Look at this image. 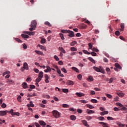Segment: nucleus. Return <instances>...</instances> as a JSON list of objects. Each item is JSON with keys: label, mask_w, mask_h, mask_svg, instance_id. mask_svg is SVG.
<instances>
[{"label": "nucleus", "mask_w": 127, "mask_h": 127, "mask_svg": "<svg viewBox=\"0 0 127 127\" xmlns=\"http://www.w3.org/2000/svg\"><path fill=\"white\" fill-rule=\"evenodd\" d=\"M24 33H25L26 34H28V35H34L35 34V33L34 32H29V31H26L24 32Z\"/></svg>", "instance_id": "nucleus-7"}, {"label": "nucleus", "mask_w": 127, "mask_h": 127, "mask_svg": "<svg viewBox=\"0 0 127 127\" xmlns=\"http://www.w3.org/2000/svg\"><path fill=\"white\" fill-rule=\"evenodd\" d=\"M88 46H89V48H88V50H90V49H93V44H92V43H89L88 44Z\"/></svg>", "instance_id": "nucleus-31"}, {"label": "nucleus", "mask_w": 127, "mask_h": 127, "mask_svg": "<svg viewBox=\"0 0 127 127\" xmlns=\"http://www.w3.org/2000/svg\"><path fill=\"white\" fill-rule=\"evenodd\" d=\"M127 108L125 107H122V108H121V111H127Z\"/></svg>", "instance_id": "nucleus-63"}, {"label": "nucleus", "mask_w": 127, "mask_h": 127, "mask_svg": "<svg viewBox=\"0 0 127 127\" xmlns=\"http://www.w3.org/2000/svg\"><path fill=\"white\" fill-rule=\"evenodd\" d=\"M85 118L87 120V121H90V120H92V117L91 116H86L85 117Z\"/></svg>", "instance_id": "nucleus-51"}, {"label": "nucleus", "mask_w": 127, "mask_h": 127, "mask_svg": "<svg viewBox=\"0 0 127 127\" xmlns=\"http://www.w3.org/2000/svg\"><path fill=\"white\" fill-rule=\"evenodd\" d=\"M93 69L95 70L96 72H100V68L97 66H93Z\"/></svg>", "instance_id": "nucleus-26"}, {"label": "nucleus", "mask_w": 127, "mask_h": 127, "mask_svg": "<svg viewBox=\"0 0 127 127\" xmlns=\"http://www.w3.org/2000/svg\"><path fill=\"white\" fill-rule=\"evenodd\" d=\"M30 89H31V90H32L33 89H35V85H30Z\"/></svg>", "instance_id": "nucleus-58"}, {"label": "nucleus", "mask_w": 127, "mask_h": 127, "mask_svg": "<svg viewBox=\"0 0 127 127\" xmlns=\"http://www.w3.org/2000/svg\"><path fill=\"white\" fill-rule=\"evenodd\" d=\"M67 33H69L68 36H69V37H74L75 36V34H74V32L70 31V30H68Z\"/></svg>", "instance_id": "nucleus-3"}, {"label": "nucleus", "mask_w": 127, "mask_h": 127, "mask_svg": "<svg viewBox=\"0 0 127 127\" xmlns=\"http://www.w3.org/2000/svg\"><path fill=\"white\" fill-rule=\"evenodd\" d=\"M92 50V51H94V52H99V50H98V49L95 47H93Z\"/></svg>", "instance_id": "nucleus-42"}, {"label": "nucleus", "mask_w": 127, "mask_h": 127, "mask_svg": "<svg viewBox=\"0 0 127 127\" xmlns=\"http://www.w3.org/2000/svg\"><path fill=\"white\" fill-rule=\"evenodd\" d=\"M120 26L121 27V29H120V31H124V29H125V24L121 23Z\"/></svg>", "instance_id": "nucleus-17"}, {"label": "nucleus", "mask_w": 127, "mask_h": 127, "mask_svg": "<svg viewBox=\"0 0 127 127\" xmlns=\"http://www.w3.org/2000/svg\"><path fill=\"white\" fill-rule=\"evenodd\" d=\"M17 100L19 103H21V96H18Z\"/></svg>", "instance_id": "nucleus-44"}, {"label": "nucleus", "mask_w": 127, "mask_h": 127, "mask_svg": "<svg viewBox=\"0 0 127 127\" xmlns=\"http://www.w3.org/2000/svg\"><path fill=\"white\" fill-rule=\"evenodd\" d=\"M22 87L23 89H27L28 88V86L27 85V83L25 82H23L22 84Z\"/></svg>", "instance_id": "nucleus-9"}, {"label": "nucleus", "mask_w": 127, "mask_h": 127, "mask_svg": "<svg viewBox=\"0 0 127 127\" xmlns=\"http://www.w3.org/2000/svg\"><path fill=\"white\" fill-rule=\"evenodd\" d=\"M103 127H109V126H108V124H107V123H104V124H103Z\"/></svg>", "instance_id": "nucleus-64"}, {"label": "nucleus", "mask_w": 127, "mask_h": 127, "mask_svg": "<svg viewBox=\"0 0 127 127\" xmlns=\"http://www.w3.org/2000/svg\"><path fill=\"white\" fill-rule=\"evenodd\" d=\"M100 73H102V74H105V69L104 68H101L100 69Z\"/></svg>", "instance_id": "nucleus-43"}, {"label": "nucleus", "mask_w": 127, "mask_h": 127, "mask_svg": "<svg viewBox=\"0 0 127 127\" xmlns=\"http://www.w3.org/2000/svg\"><path fill=\"white\" fill-rule=\"evenodd\" d=\"M21 36L22 37H23V38H29V36L25 35L24 34H22Z\"/></svg>", "instance_id": "nucleus-30"}, {"label": "nucleus", "mask_w": 127, "mask_h": 127, "mask_svg": "<svg viewBox=\"0 0 127 127\" xmlns=\"http://www.w3.org/2000/svg\"><path fill=\"white\" fill-rule=\"evenodd\" d=\"M54 58L55 59V60H56V61H59L60 60L59 58H58V57L56 55L54 56Z\"/></svg>", "instance_id": "nucleus-46"}, {"label": "nucleus", "mask_w": 127, "mask_h": 127, "mask_svg": "<svg viewBox=\"0 0 127 127\" xmlns=\"http://www.w3.org/2000/svg\"><path fill=\"white\" fill-rule=\"evenodd\" d=\"M114 111H115V112H119V111H120V110L117 107H115L114 108Z\"/></svg>", "instance_id": "nucleus-60"}, {"label": "nucleus", "mask_w": 127, "mask_h": 127, "mask_svg": "<svg viewBox=\"0 0 127 127\" xmlns=\"http://www.w3.org/2000/svg\"><path fill=\"white\" fill-rule=\"evenodd\" d=\"M86 107H87V108H88V109H94L95 107H94V106H93L91 104H86Z\"/></svg>", "instance_id": "nucleus-25"}, {"label": "nucleus", "mask_w": 127, "mask_h": 127, "mask_svg": "<svg viewBox=\"0 0 127 127\" xmlns=\"http://www.w3.org/2000/svg\"><path fill=\"white\" fill-rule=\"evenodd\" d=\"M119 99H120V98H119V97L116 96V97L114 98V101H115V102H119Z\"/></svg>", "instance_id": "nucleus-57"}, {"label": "nucleus", "mask_w": 127, "mask_h": 127, "mask_svg": "<svg viewBox=\"0 0 127 127\" xmlns=\"http://www.w3.org/2000/svg\"><path fill=\"white\" fill-rule=\"evenodd\" d=\"M107 120L108 121H115V118H113V117H108Z\"/></svg>", "instance_id": "nucleus-40"}, {"label": "nucleus", "mask_w": 127, "mask_h": 127, "mask_svg": "<svg viewBox=\"0 0 127 127\" xmlns=\"http://www.w3.org/2000/svg\"><path fill=\"white\" fill-rule=\"evenodd\" d=\"M70 50L71 51H77V49H76L75 47H71L70 48Z\"/></svg>", "instance_id": "nucleus-53"}, {"label": "nucleus", "mask_w": 127, "mask_h": 127, "mask_svg": "<svg viewBox=\"0 0 127 127\" xmlns=\"http://www.w3.org/2000/svg\"><path fill=\"white\" fill-rule=\"evenodd\" d=\"M38 47H40V48L43 50H45V47L44 46H42L41 45H38Z\"/></svg>", "instance_id": "nucleus-37"}, {"label": "nucleus", "mask_w": 127, "mask_h": 127, "mask_svg": "<svg viewBox=\"0 0 127 127\" xmlns=\"http://www.w3.org/2000/svg\"><path fill=\"white\" fill-rule=\"evenodd\" d=\"M76 44H77V42L76 41H74L71 43L70 45L71 46H74Z\"/></svg>", "instance_id": "nucleus-39"}, {"label": "nucleus", "mask_w": 127, "mask_h": 127, "mask_svg": "<svg viewBox=\"0 0 127 127\" xmlns=\"http://www.w3.org/2000/svg\"><path fill=\"white\" fill-rule=\"evenodd\" d=\"M35 52L37 53V54H39V55H43V53H42L41 51L35 50Z\"/></svg>", "instance_id": "nucleus-28"}, {"label": "nucleus", "mask_w": 127, "mask_h": 127, "mask_svg": "<svg viewBox=\"0 0 127 127\" xmlns=\"http://www.w3.org/2000/svg\"><path fill=\"white\" fill-rule=\"evenodd\" d=\"M82 124H83L84 126H85V127H90L89 125H88V122H87L86 120H82Z\"/></svg>", "instance_id": "nucleus-11"}, {"label": "nucleus", "mask_w": 127, "mask_h": 127, "mask_svg": "<svg viewBox=\"0 0 127 127\" xmlns=\"http://www.w3.org/2000/svg\"><path fill=\"white\" fill-rule=\"evenodd\" d=\"M8 113L7 110L6 111H0V116L2 117L3 116H6V115Z\"/></svg>", "instance_id": "nucleus-2"}, {"label": "nucleus", "mask_w": 127, "mask_h": 127, "mask_svg": "<svg viewBox=\"0 0 127 127\" xmlns=\"http://www.w3.org/2000/svg\"><path fill=\"white\" fill-rule=\"evenodd\" d=\"M61 114L57 110L53 111V115L56 119H59Z\"/></svg>", "instance_id": "nucleus-1"}, {"label": "nucleus", "mask_w": 127, "mask_h": 127, "mask_svg": "<svg viewBox=\"0 0 127 127\" xmlns=\"http://www.w3.org/2000/svg\"><path fill=\"white\" fill-rule=\"evenodd\" d=\"M88 60H89V61H91V62L93 63V64H96V61L92 58L89 57V58H88Z\"/></svg>", "instance_id": "nucleus-16"}, {"label": "nucleus", "mask_w": 127, "mask_h": 127, "mask_svg": "<svg viewBox=\"0 0 127 127\" xmlns=\"http://www.w3.org/2000/svg\"><path fill=\"white\" fill-rule=\"evenodd\" d=\"M116 105H117V106H119V107H124V105H123V104H121V103H119V102H117V103H116Z\"/></svg>", "instance_id": "nucleus-62"}, {"label": "nucleus", "mask_w": 127, "mask_h": 127, "mask_svg": "<svg viewBox=\"0 0 127 127\" xmlns=\"http://www.w3.org/2000/svg\"><path fill=\"white\" fill-rule=\"evenodd\" d=\"M61 70L62 71V72H64V73H67V70H66V69L64 67H63L61 69Z\"/></svg>", "instance_id": "nucleus-48"}, {"label": "nucleus", "mask_w": 127, "mask_h": 127, "mask_svg": "<svg viewBox=\"0 0 127 127\" xmlns=\"http://www.w3.org/2000/svg\"><path fill=\"white\" fill-rule=\"evenodd\" d=\"M62 91L63 93H69V90L68 89H63Z\"/></svg>", "instance_id": "nucleus-38"}, {"label": "nucleus", "mask_w": 127, "mask_h": 127, "mask_svg": "<svg viewBox=\"0 0 127 127\" xmlns=\"http://www.w3.org/2000/svg\"><path fill=\"white\" fill-rule=\"evenodd\" d=\"M14 39H15V40H16V41H17V42H18L19 43H22V41L19 39V38H14Z\"/></svg>", "instance_id": "nucleus-35"}, {"label": "nucleus", "mask_w": 127, "mask_h": 127, "mask_svg": "<svg viewBox=\"0 0 127 127\" xmlns=\"http://www.w3.org/2000/svg\"><path fill=\"white\" fill-rule=\"evenodd\" d=\"M42 79V78H40V77H38L36 79V82L39 83L41 81Z\"/></svg>", "instance_id": "nucleus-41"}, {"label": "nucleus", "mask_w": 127, "mask_h": 127, "mask_svg": "<svg viewBox=\"0 0 127 127\" xmlns=\"http://www.w3.org/2000/svg\"><path fill=\"white\" fill-rule=\"evenodd\" d=\"M105 95L106 96V97H107V98H108L109 99H113V96H112V95L111 94H105Z\"/></svg>", "instance_id": "nucleus-33"}, {"label": "nucleus", "mask_w": 127, "mask_h": 127, "mask_svg": "<svg viewBox=\"0 0 127 127\" xmlns=\"http://www.w3.org/2000/svg\"><path fill=\"white\" fill-rule=\"evenodd\" d=\"M6 82L8 83V84H9L10 85H11L12 84H13V83H14L12 79H7L6 81Z\"/></svg>", "instance_id": "nucleus-21"}, {"label": "nucleus", "mask_w": 127, "mask_h": 127, "mask_svg": "<svg viewBox=\"0 0 127 127\" xmlns=\"http://www.w3.org/2000/svg\"><path fill=\"white\" fill-rule=\"evenodd\" d=\"M45 82L46 83H49V77L48 76V75L45 74Z\"/></svg>", "instance_id": "nucleus-15"}, {"label": "nucleus", "mask_w": 127, "mask_h": 127, "mask_svg": "<svg viewBox=\"0 0 127 127\" xmlns=\"http://www.w3.org/2000/svg\"><path fill=\"white\" fill-rule=\"evenodd\" d=\"M115 66L116 68L120 69V70H122V66L119 64L118 63H116L115 64Z\"/></svg>", "instance_id": "nucleus-19"}, {"label": "nucleus", "mask_w": 127, "mask_h": 127, "mask_svg": "<svg viewBox=\"0 0 127 127\" xmlns=\"http://www.w3.org/2000/svg\"><path fill=\"white\" fill-rule=\"evenodd\" d=\"M47 69L44 70L45 73H48V72H51V67L49 65L46 66Z\"/></svg>", "instance_id": "nucleus-5"}, {"label": "nucleus", "mask_w": 127, "mask_h": 127, "mask_svg": "<svg viewBox=\"0 0 127 127\" xmlns=\"http://www.w3.org/2000/svg\"><path fill=\"white\" fill-rule=\"evenodd\" d=\"M90 54L92 55V56H97V53L94 52H91Z\"/></svg>", "instance_id": "nucleus-47"}, {"label": "nucleus", "mask_w": 127, "mask_h": 127, "mask_svg": "<svg viewBox=\"0 0 127 127\" xmlns=\"http://www.w3.org/2000/svg\"><path fill=\"white\" fill-rule=\"evenodd\" d=\"M80 102L82 104H87V103H88V101L86 100H80Z\"/></svg>", "instance_id": "nucleus-49"}, {"label": "nucleus", "mask_w": 127, "mask_h": 127, "mask_svg": "<svg viewBox=\"0 0 127 127\" xmlns=\"http://www.w3.org/2000/svg\"><path fill=\"white\" fill-rule=\"evenodd\" d=\"M60 37H61L62 40H64L65 39V38H64V35L61 33H60Z\"/></svg>", "instance_id": "nucleus-34"}, {"label": "nucleus", "mask_w": 127, "mask_h": 127, "mask_svg": "<svg viewBox=\"0 0 127 127\" xmlns=\"http://www.w3.org/2000/svg\"><path fill=\"white\" fill-rule=\"evenodd\" d=\"M44 24H45V25H48V26H50V27H51V26H52V25L48 21L45 22Z\"/></svg>", "instance_id": "nucleus-36"}, {"label": "nucleus", "mask_w": 127, "mask_h": 127, "mask_svg": "<svg viewBox=\"0 0 127 127\" xmlns=\"http://www.w3.org/2000/svg\"><path fill=\"white\" fill-rule=\"evenodd\" d=\"M115 34H116V35H117V36H119V35H120L121 34V32H120V31H116L115 32Z\"/></svg>", "instance_id": "nucleus-54"}, {"label": "nucleus", "mask_w": 127, "mask_h": 127, "mask_svg": "<svg viewBox=\"0 0 127 127\" xmlns=\"http://www.w3.org/2000/svg\"><path fill=\"white\" fill-rule=\"evenodd\" d=\"M70 120H71V121H76V116H74V115H71L70 117Z\"/></svg>", "instance_id": "nucleus-27"}, {"label": "nucleus", "mask_w": 127, "mask_h": 127, "mask_svg": "<svg viewBox=\"0 0 127 127\" xmlns=\"http://www.w3.org/2000/svg\"><path fill=\"white\" fill-rule=\"evenodd\" d=\"M69 105L68 104H63V108H69Z\"/></svg>", "instance_id": "nucleus-55"}, {"label": "nucleus", "mask_w": 127, "mask_h": 127, "mask_svg": "<svg viewBox=\"0 0 127 127\" xmlns=\"http://www.w3.org/2000/svg\"><path fill=\"white\" fill-rule=\"evenodd\" d=\"M40 126H43V127H45L46 126V123L43 121L39 122Z\"/></svg>", "instance_id": "nucleus-18"}, {"label": "nucleus", "mask_w": 127, "mask_h": 127, "mask_svg": "<svg viewBox=\"0 0 127 127\" xmlns=\"http://www.w3.org/2000/svg\"><path fill=\"white\" fill-rule=\"evenodd\" d=\"M77 78L78 80H81L82 79V75L81 74H78L77 75Z\"/></svg>", "instance_id": "nucleus-59"}, {"label": "nucleus", "mask_w": 127, "mask_h": 127, "mask_svg": "<svg viewBox=\"0 0 127 127\" xmlns=\"http://www.w3.org/2000/svg\"><path fill=\"white\" fill-rule=\"evenodd\" d=\"M66 85H68V86H73V85H74V82L72 80H67Z\"/></svg>", "instance_id": "nucleus-6"}, {"label": "nucleus", "mask_w": 127, "mask_h": 127, "mask_svg": "<svg viewBox=\"0 0 127 127\" xmlns=\"http://www.w3.org/2000/svg\"><path fill=\"white\" fill-rule=\"evenodd\" d=\"M38 77L42 79V78H43V72L40 71L39 73Z\"/></svg>", "instance_id": "nucleus-20"}, {"label": "nucleus", "mask_w": 127, "mask_h": 127, "mask_svg": "<svg viewBox=\"0 0 127 127\" xmlns=\"http://www.w3.org/2000/svg\"><path fill=\"white\" fill-rule=\"evenodd\" d=\"M87 81L88 82H93L94 81V78L92 76H89L87 78Z\"/></svg>", "instance_id": "nucleus-14"}, {"label": "nucleus", "mask_w": 127, "mask_h": 127, "mask_svg": "<svg viewBox=\"0 0 127 127\" xmlns=\"http://www.w3.org/2000/svg\"><path fill=\"white\" fill-rule=\"evenodd\" d=\"M82 52H83V53H84V54H87V55H90L91 54V53L88 52V51L86 50H83Z\"/></svg>", "instance_id": "nucleus-29"}, {"label": "nucleus", "mask_w": 127, "mask_h": 127, "mask_svg": "<svg viewBox=\"0 0 127 127\" xmlns=\"http://www.w3.org/2000/svg\"><path fill=\"white\" fill-rule=\"evenodd\" d=\"M59 50H60V51H61V52H62L63 53H66V52L65 51V50H64V49L62 47H59Z\"/></svg>", "instance_id": "nucleus-22"}, {"label": "nucleus", "mask_w": 127, "mask_h": 127, "mask_svg": "<svg viewBox=\"0 0 127 127\" xmlns=\"http://www.w3.org/2000/svg\"><path fill=\"white\" fill-rule=\"evenodd\" d=\"M98 120H99V121H104V120H105V117H98Z\"/></svg>", "instance_id": "nucleus-52"}, {"label": "nucleus", "mask_w": 127, "mask_h": 127, "mask_svg": "<svg viewBox=\"0 0 127 127\" xmlns=\"http://www.w3.org/2000/svg\"><path fill=\"white\" fill-rule=\"evenodd\" d=\"M87 25L85 24H82V28L83 29H85V28H87Z\"/></svg>", "instance_id": "nucleus-61"}, {"label": "nucleus", "mask_w": 127, "mask_h": 127, "mask_svg": "<svg viewBox=\"0 0 127 127\" xmlns=\"http://www.w3.org/2000/svg\"><path fill=\"white\" fill-rule=\"evenodd\" d=\"M46 42V40L45 39H42L41 40V43H45Z\"/></svg>", "instance_id": "nucleus-56"}, {"label": "nucleus", "mask_w": 127, "mask_h": 127, "mask_svg": "<svg viewBox=\"0 0 127 127\" xmlns=\"http://www.w3.org/2000/svg\"><path fill=\"white\" fill-rule=\"evenodd\" d=\"M71 69L73 70V71L76 72V73H79V69H78V68H77L76 67H72Z\"/></svg>", "instance_id": "nucleus-23"}, {"label": "nucleus", "mask_w": 127, "mask_h": 127, "mask_svg": "<svg viewBox=\"0 0 127 127\" xmlns=\"http://www.w3.org/2000/svg\"><path fill=\"white\" fill-rule=\"evenodd\" d=\"M9 74H10V71L7 70L3 73L2 76H3V77H4V76H5V75H8Z\"/></svg>", "instance_id": "nucleus-24"}, {"label": "nucleus", "mask_w": 127, "mask_h": 127, "mask_svg": "<svg viewBox=\"0 0 127 127\" xmlns=\"http://www.w3.org/2000/svg\"><path fill=\"white\" fill-rule=\"evenodd\" d=\"M37 25V23L35 20H33L32 21L31 24V27H34L35 28Z\"/></svg>", "instance_id": "nucleus-4"}, {"label": "nucleus", "mask_w": 127, "mask_h": 127, "mask_svg": "<svg viewBox=\"0 0 127 127\" xmlns=\"http://www.w3.org/2000/svg\"><path fill=\"white\" fill-rule=\"evenodd\" d=\"M75 95L77 96V97H83V96H85L84 93L81 92H76L75 93Z\"/></svg>", "instance_id": "nucleus-8"}, {"label": "nucleus", "mask_w": 127, "mask_h": 127, "mask_svg": "<svg viewBox=\"0 0 127 127\" xmlns=\"http://www.w3.org/2000/svg\"><path fill=\"white\" fill-rule=\"evenodd\" d=\"M61 32H62V33H68V30H62Z\"/></svg>", "instance_id": "nucleus-50"}, {"label": "nucleus", "mask_w": 127, "mask_h": 127, "mask_svg": "<svg viewBox=\"0 0 127 127\" xmlns=\"http://www.w3.org/2000/svg\"><path fill=\"white\" fill-rule=\"evenodd\" d=\"M86 112L88 115H91L92 114H95V111H94L93 110H89V109H87Z\"/></svg>", "instance_id": "nucleus-12"}, {"label": "nucleus", "mask_w": 127, "mask_h": 127, "mask_svg": "<svg viewBox=\"0 0 127 127\" xmlns=\"http://www.w3.org/2000/svg\"><path fill=\"white\" fill-rule=\"evenodd\" d=\"M23 67L25 69V70H28L29 68L27 63H24Z\"/></svg>", "instance_id": "nucleus-13"}, {"label": "nucleus", "mask_w": 127, "mask_h": 127, "mask_svg": "<svg viewBox=\"0 0 127 127\" xmlns=\"http://www.w3.org/2000/svg\"><path fill=\"white\" fill-rule=\"evenodd\" d=\"M117 125H118V126H119V127H124L125 126H126L125 125H124V124H122V123H118Z\"/></svg>", "instance_id": "nucleus-45"}, {"label": "nucleus", "mask_w": 127, "mask_h": 127, "mask_svg": "<svg viewBox=\"0 0 127 127\" xmlns=\"http://www.w3.org/2000/svg\"><path fill=\"white\" fill-rule=\"evenodd\" d=\"M116 94L119 97H124V96H125V93H123L122 91H120V92H117Z\"/></svg>", "instance_id": "nucleus-10"}, {"label": "nucleus", "mask_w": 127, "mask_h": 127, "mask_svg": "<svg viewBox=\"0 0 127 127\" xmlns=\"http://www.w3.org/2000/svg\"><path fill=\"white\" fill-rule=\"evenodd\" d=\"M90 101L91 103H93V104H97V103H98V100H97V99H92Z\"/></svg>", "instance_id": "nucleus-32"}]
</instances>
